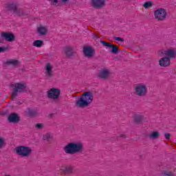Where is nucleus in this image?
Listing matches in <instances>:
<instances>
[{"label": "nucleus", "mask_w": 176, "mask_h": 176, "mask_svg": "<svg viewBox=\"0 0 176 176\" xmlns=\"http://www.w3.org/2000/svg\"><path fill=\"white\" fill-rule=\"evenodd\" d=\"M93 93L90 91L84 92L76 101V105L79 108H86L93 102Z\"/></svg>", "instance_id": "obj_1"}, {"label": "nucleus", "mask_w": 176, "mask_h": 176, "mask_svg": "<svg viewBox=\"0 0 176 176\" xmlns=\"http://www.w3.org/2000/svg\"><path fill=\"white\" fill-rule=\"evenodd\" d=\"M83 150V144L80 142H71L67 144L64 151L65 153L69 155H75V153H79Z\"/></svg>", "instance_id": "obj_2"}, {"label": "nucleus", "mask_w": 176, "mask_h": 176, "mask_svg": "<svg viewBox=\"0 0 176 176\" xmlns=\"http://www.w3.org/2000/svg\"><path fill=\"white\" fill-rule=\"evenodd\" d=\"M11 89L12 90V98H14V97L17 96L18 93H23V91H27V85L23 82H16L12 84Z\"/></svg>", "instance_id": "obj_3"}, {"label": "nucleus", "mask_w": 176, "mask_h": 176, "mask_svg": "<svg viewBox=\"0 0 176 176\" xmlns=\"http://www.w3.org/2000/svg\"><path fill=\"white\" fill-rule=\"evenodd\" d=\"M134 90L138 96L144 97L148 93V87L144 83H139L134 86Z\"/></svg>", "instance_id": "obj_4"}, {"label": "nucleus", "mask_w": 176, "mask_h": 176, "mask_svg": "<svg viewBox=\"0 0 176 176\" xmlns=\"http://www.w3.org/2000/svg\"><path fill=\"white\" fill-rule=\"evenodd\" d=\"M15 152L19 156H22L23 157H27L28 156L31 155L32 149H31V148L29 146H21L16 148Z\"/></svg>", "instance_id": "obj_5"}, {"label": "nucleus", "mask_w": 176, "mask_h": 176, "mask_svg": "<svg viewBox=\"0 0 176 176\" xmlns=\"http://www.w3.org/2000/svg\"><path fill=\"white\" fill-rule=\"evenodd\" d=\"M158 55L160 57L163 56H166L168 58H175L176 57V49L175 48H169L167 50H160L157 52Z\"/></svg>", "instance_id": "obj_6"}, {"label": "nucleus", "mask_w": 176, "mask_h": 176, "mask_svg": "<svg viewBox=\"0 0 176 176\" xmlns=\"http://www.w3.org/2000/svg\"><path fill=\"white\" fill-rule=\"evenodd\" d=\"M154 17L157 21H164L167 19V11L164 8H160L154 12Z\"/></svg>", "instance_id": "obj_7"}, {"label": "nucleus", "mask_w": 176, "mask_h": 176, "mask_svg": "<svg viewBox=\"0 0 176 176\" xmlns=\"http://www.w3.org/2000/svg\"><path fill=\"white\" fill-rule=\"evenodd\" d=\"M3 41L13 42L14 41V34L10 32H1L0 36V43H3Z\"/></svg>", "instance_id": "obj_8"}, {"label": "nucleus", "mask_w": 176, "mask_h": 176, "mask_svg": "<svg viewBox=\"0 0 176 176\" xmlns=\"http://www.w3.org/2000/svg\"><path fill=\"white\" fill-rule=\"evenodd\" d=\"M61 91L60 89L56 88H52L47 92V96L49 98H52V100H57L60 97V93Z\"/></svg>", "instance_id": "obj_9"}, {"label": "nucleus", "mask_w": 176, "mask_h": 176, "mask_svg": "<svg viewBox=\"0 0 176 176\" xmlns=\"http://www.w3.org/2000/svg\"><path fill=\"white\" fill-rule=\"evenodd\" d=\"M6 10H10V12L16 13V14H19V16H21V14H23V13H21V10L18 8L16 4H6Z\"/></svg>", "instance_id": "obj_10"}, {"label": "nucleus", "mask_w": 176, "mask_h": 176, "mask_svg": "<svg viewBox=\"0 0 176 176\" xmlns=\"http://www.w3.org/2000/svg\"><path fill=\"white\" fill-rule=\"evenodd\" d=\"M48 32L47 26L44 25H39L37 26L36 33L39 36H45V35H47Z\"/></svg>", "instance_id": "obj_11"}, {"label": "nucleus", "mask_w": 176, "mask_h": 176, "mask_svg": "<svg viewBox=\"0 0 176 176\" xmlns=\"http://www.w3.org/2000/svg\"><path fill=\"white\" fill-rule=\"evenodd\" d=\"M83 53L84 56L85 57H88V58H90L91 57H93L94 56V50L91 47L85 46L83 47Z\"/></svg>", "instance_id": "obj_12"}, {"label": "nucleus", "mask_w": 176, "mask_h": 176, "mask_svg": "<svg viewBox=\"0 0 176 176\" xmlns=\"http://www.w3.org/2000/svg\"><path fill=\"white\" fill-rule=\"evenodd\" d=\"M159 64L160 67H168L170 66V64H171V60L168 57H164L160 59Z\"/></svg>", "instance_id": "obj_13"}, {"label": "nucleus", "mask_w": 176, "mask_h": 176, "mask_svg": "<svg viewBox=\"0 0 176 176\" xmlns=\"http://www.w3.org/2000/svg\"><path fill=\"white\" fill-rule=\"evenodd\" d=\"M111 72L108 69H103L99 72V77L102 79H107V78H109Z\"/></svg>", "instance_id": "obj_14"}, {"label": "nucleus", "mask_w": 176, "mask_h": 176, "mask_svg": "<svg viewBox=\"0 0 176 176\" xmlns=\"http://www.w3.org/2000/svg\"><path fill=\"white\" fill-rule=\"evenodd\" d=\"M45 76L50 78L53 75V66L50 63H47L45 67Z\"/></svg>", "instance_id": "obj_15"}, {"label": "nucleus", "mask_w": 176, "mask_h": 176, "mask_svg": "<svg viewBox=\"0 0 176 176\" xmlns=\"http://www.w3.org/2000/svg\"><path fill=\"white\" fill-rule=\"evenodd\" d=\"M107 0H92L91 3L95 8H102L105 6Z\"/></svg>", "instance_id": "obj_16"}, {"label": "nucleus", "mask_w": 176, "mask_h": 176, "mask_svg": "<svg viewBox=\"0 0 176 176\" xmlns=\"http://www.w3.org/2000/svg\"><path fill=\"white\" fill-rule=\"evenodd\" d=\"M104 46H105L106 47H112L111 52L112 53H114L115 54H116V53H118V47L115 46L113 44H111L109 43H107L105 41H100Z\"/></svg>", "instance_id": "obj_17"}, {"label": "nucleus", "mask_w": 176, "mask_h": 176, "mask_svg": "<svg viewBox=\"0 0 176 176\" xmlns=\"http://www.w3.org/2000/svg\"><path fill=\"white\" fill-rule=\"evenodd\" d=\"M19 120H20V118L17 114L12 113L8 116V122L10 123H17Z\"/></svg>", "instance_id": "obj_18"}, {"label": "nucleus", "mask_w": 176, "mask_h": 176, "mask_svg": "<svg viewBox=\"0 0 176 176\" xmlns=\"http://www.w3.org/2000/svg\"><path fill=\"white\" fill-rule=\"evenodd\" d=\"M60 171H63V173H74V166H62L60 168Z\"/></svg>", "instance_id": "obj_19"}, {"label": "nucleus", "mask_w": 176, "mask_h": 176, "mask_svg": "<svg viewBox=\"0 0 176 176\" xmlns=\"http://www.w3.org/2000/svg\"><path fill=\"white\" fill-rule=\"evenodd\" d=\"M43 45H45L43 43V41H41V40H36L32 43V45L34 46L35 47H42Z\"/></svg>", "instance_id": "obj_20"}, {"label": "nucleus", "mask_w": 176, "mask_h": 176, "mask_svg": "<svg viewBox=\"0 0 176 176\" xmlns=\"http://www.w3.org/2000/svg\"><path fill=\"white\" fill-rule=\"evenodd\" d=\"M160 135V133L158 131H153L149 135V138H151V140H156V138H159Z\"/></svg>", "instance_id": "obj_21"}, {"label": "nucleus", "mask_w": 176, "mask_h": 176, "mask_svg": "<svg viewBox=\"0 0 176 176\" xmlns=\"http://www.w3.org/2000/svg\"><path fill=\"white\" fill-rule=\"evenodd\" d=\"M153 6V3L152 1H146L143 4V8L144 9H149V8H152Z\"/></svg>", "instance_id": "obj_22"}, {"label": "nucleus", "mask_w": 176, "mask_h": 176, "mask_svg": "<svg viewBox=\"0 0 176 176\" xmlns=\"http://www.w3.org/2000/svg\"><path fill=\"white\" fill-rule=\"evenodd\" d=\"M65 53L67 54V56H71L72 54V47H66L65 48Z\"/></svg>", "instance_id": "obj_23"}, {"label": "nucleus", "mask_w": 176, "mask_h": 176, "mask_svg": "<svg viewBox=\"0 0 176 176\" xmlns=\"http://www.w3.org/2000/svg\"><path fill=\"white\" fill-rule=\"evenodd\" d=\"M7 64H11L12 65H17L19 64L18 60L10 59L7 62Z\"/></svg>", "instance_id": "obj_24"}, {"label": "nucleus", "mask_w": 176, "mask_h": 176, "mask_svg": "<svg viewBox=\"0 0 176 176\" xmlns=\"http://www.w3.org/2000/svg\"><path fill=\"white\" fill-rule=\"evenodd\" d=\"M162 176H174V173L171 171H164V173L162 175Z\"/></svg>", "instance_id": "obj_25"}, {"label": "nucleus", "mask_w": 176, "mask_h": 176, "mask_svg": "<svg viewBox=\"0 0 176 176\" xmlns=\"http://www.w3.org/2000/svg\"><path fill=\"white\" fill-rule=\"evenodd\" d=\"M52 135H50L49 133L43 135V140H47L48 141H49V140H52Z\"/></svg>", "instance_id": "obj_26"}, {"label": "nucleus", "mask_w": 176, "mask_h": 176, "mask_svg": "<svg viewBox=\"0 0 176 176\" xmlns=\"http://www.w3.org/2000/svg\"><path fill=\"white\" fill-rule=\"evenodd\" d=\"M135 122H141L142 120V117L141 116L135 115L134 116Z\"/></svg>", "instance_id": "obj_27"}, {"label": "nucleus", "mask_w": 176, "mask_h": 176, "mask_svg": "<svg viewBox=\"0 0 176 176\" xmlns=\"http://www.w3.org/2000/svg\"><path fill=\"white\" fill-rule=\"evenodd\" d=\"M51 2L52 5H54L55 6H58V0H48Z\"/></svg>", "instance_id": "obj_28"}, {"label": "nucleus", "mask_w": 176, "mask_h": 176, "mask_svg": "<svg viewBox=\"0 0 176 176\" xmlns=\"http://www.w3.org/2000/svg\"><path fill=\"white\" fill-rule=\"evenodd\" d=\"M6 144H5V140L3 138H0V149L1 148H3V146H5Z\"/></svg>", "instance_id": "obj_29"}, {"label": "nucleus", "mask_w": 176, "mask_h": 176, "mask_svg": "<svg viewBox=\"0 0 176 176\" xmlns=\"http://www.w3.org/2000/svg\"><path fill=\"white\" fill-rule=\"evenodd\" d=\"M8 50V47H0V53H3Z\"/></svg>", "instance_id": "obj_30"}, {"label": "nucleus", "mask_w": 176, "mask_h": 176, "mask_svg": "<svg viewBox=\"0 0 176 176\" xmlns=\"http://www.w3.org/2000/svg\"><path fill=\"white\" fill-rule=\"evenodd\" d=\"M36 129H42L43 128V124H36Z\"/></svg>", "instance_id": "obj_31"}, {"label": "nucleus", "mask_w": 176, "mask_h": 176, "mask_svg": "<svg viewBox=\"0 0 176 176\" xmlns=\"http://www.w3.org/2000/svg\"><path fill=\"white\" fill-rule=\"evenodd\" d=\"M114 39L116 41H118V42H123V38H120V37H115Z\"/></svg>", "instance_id": "obj_32"}, {"label": "nucleus", "mask_w": 176, "mask_h": 176, "mask_svg": "<svg viewBox=\"0 0 176 176\" xmlns=\"http://www.w3.org/2000/svg\"><path fill=\"white\" fill-rule=\"evenodd\" d=\"M170 137H171V135H170V133H166L165 134V138L166 140H170Z\"/></svg>", "instance_id": "obj_33"}, {"label": "nucleus", "mask_w": 176, "mask_h": 176, "mask_svg": "<svg viewBox=\"0 0 176 176\" xmlns=\"http://www.w3.org/2000/svg\"><path fill=\"white\" fill-rule=\"evenodd\" d=\"M120 137H121V138H126V135H124V133H122L120 135Z\"/></svg>", "instance_id": "obj_34"}, {"label": "nucleus", "mask_w": 176, "mask_h": 176, "mask_svg": "<svg viewBox=\"0 0 176 176\" xmlns=\"http://www.w3.org/2000/svg\"><path fill=\"white\" fill-rule=\"evenodd\" d=\"M4 176H10V175H5Z\"/></svg>", "instance_id": "obj_35"}]
</instances>
